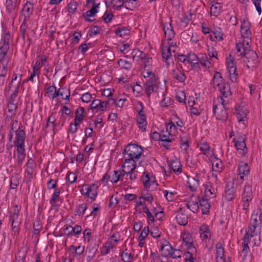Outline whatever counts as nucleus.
I'll list each match as a JSON object with an SVG mask.
<instances>
[{"label":"nucleus","instance_id":"obj_1","mask_svg":"<svg viewBox=\"0 0 262 262\" xmlns=\"http://www.w3.org/2000/svg\"><path fill=\"white\" fill-rule=\"evenodd\" d=\"M236 48L239 55L246 58L248 69L256 68L259 63L258 57L255 51L251 50L245 46V41L236 43Z\"/></svg>","mask_w":262,"mask_h":262},{"label":"nucleus","instance_id":"obj_2","mask_svg":"<svg viewBox=\"0 0 262 262\" xmlns=\"http://www.w3.org/2000/svg\"><path fill=\"white\" fill-rule=\"evenodd\" d=\"M143 148L138 144L129 143L124 148L123 155L127 160L133 162V159H139L143 154Z\"/></svg>","mask_w":262,"mask_h":262},{"label":"nucleus","instance_id":"obj_3","mask_svg":"<svg viewBox=\"0 0 262 262\" xmlns=\"http://www.w3.org/2000/svg\"><path fill=\"white\" fill-rule=\"evenodd\" d=\"M12 40L11 36L9 32L4 33L2 37L0 46V56H10V40Z\"/></svg>","mask_w":262,"mask_h":262},{"label":"nucleus","instance_id":"obj_4","mask_svg":"<svg viewBox=\"0 0 262 262\" xmlns=\"http://www.w3.org/2000/svg\"><path fill=\"white\" fill-rule=\"evenodd\" d=\"M227 108L224 105L220 103L219 104L213 105V112L217 120H226L228 117Z\"/></svg>","mask_w":262,"mask_h":262},{"label":"nucleus","instance_id":"obj_5","mask_svg":"<svg viewBox=\"0 0 262 262\" xmlns=\"http://www.w3.org/2000/svg\"><path fill=\"white\" fill-rule=\"evenodd\" d=\"M138 104L141 106V109L137 110L139 117L137 119V122L138 127L144 132L146 130L147 126L146 117L143 113V109L144 107L143 103L141 101H138Z\"/></svg>","mask_w":262,"mask_h":262},{"label":"nucleus","instance_id":"obj_6","mask_svg":"<svg viewBox=\"0 0 262 262\" xmlns=\"http://www.w3.org/2000/svg\"><path fill=\"white\" fill-rule=\"evenodd\" d=\"M14 128L13 132L15 134V139L14 140V145H25V141L26 139V133L25 131V127L21 124L19 125L18 128L16 127Z\"/></svg>","mask_w":262,"mask_h":262},{"label":"nucleus","instance_id":"obj_7","mask_svg":"<svg viewBox=\"0 0 262 262\" xmlns=\"http://www.w3.org/2000/svg\"><path fill=\"white\" fill-rule=\"evenodd\" d=\"M33 3L30 1H27L23 6V9L20 11V16L23 17V20L29 21L31 15H32L34 8Z\"/></svg>","mask_w":262,"mask_h":262},{"label":"nucleus","instance_id":"obj_8","mask_svg":"<svg viewBox=\"0 0 262 262\" xmlns=\"http://www.w3.org/2000/svg\"><path fill=\"white\" fill-rule=\"evenodd\" d=\"M117 3H121V4L119 6L113 5L114 8H116L117 10H120L122 7L130 10H133L139 6V2L137 0H118Z\"/></svg>","mask_w":262,"mask_h":262},{"label":"nucleus","instance_id":"obj_9","mask_svg":"<svg viewBox=\"0 0 262 262\" xmlns=\"http://www.w3.org/2000/svg\"><path fill=\"white\" fill-rule=\"evenodd\" d=\"M160 243L161 244L160 250L161 251L162 256L168 257L174 248L171 246L170 243L165 239H163V241H160Z\"/></svg>","mask_w":262,"mask_h":262},{"label":"nucleus","instance_id":"obj_10","mask_svg":"<svg viewBox=\"0 0 262 262\" xmlns=\"http://www.w3.org/2000/svg\"><path fill=\"white\" fill-rule=\"evenodd\" d=\"M251 24L248 18L244 19L241 22V33L244 38H249L251 35L250 31Z\"/></svg>","mask_w":262,"mask_h":262},{"label":"nucleus","instance_id":"obj_11","mask_svg":"<svg viewBox=\"0 0 262 262\" xmlns=\"http://www.w3.org/2000/svg\"><path fill=\"white\" fill-rule=\"evenodd\" d=\"M100 4H94L91 9L86 12L83 13L82 16L84 18L86 21L92 22L95 19H92L90 17L95 16L98 12V8L99 7Z\"/></svg>","mask_w":262,"mask_h":262},{"label":"nucleus","instance_id":"obj_12","mask_svg":"<svg viewBox=\"0 0 262 262\" xmlns=\"http://www.w3.org/2000/svg\"><path fill=\"white\" fill-rule=\"evenodd\" d=\"M137 167V163L135 160L133 159V162H130V160H127V158H124V163L122 166V168L124 169H122V172L128 174L130 172H133Z\"/></svg>","mask_w":262,"mask_h":262},{"label":"nucleus","instance_id":"obj_13","mask_svg":"<svg viewBox=\"0 0 262 262\" xmlns=\"http://www.w3.org/2000/svg\"><path fill=\"white\" fill-rule=\"evenodd\" d=\"M19 2L18 0H6V11L9 13H14L18 9Z\"/></svg>","mask_w":262,"mask_h":262},{"label":"nucleus","instance_id":"obj_14","mask_svg":"<svg viewBox=\"0 0 262 262\" xmlns=\"http://www.w3.org/2000/svg\"><path fill=\"white\" fill-rule=\"evenodd\" d=\"M16 148L17 152V162L19 165H21L24 162L26 154L25 149V145H15Z\"/></svg>","mask_w":262,"mask_h":262},{"label":"nucleus","instance_id":"obj_15","mask_svg":"<svg viewBox=\"0 0 262 262\" xmlns=\"http://www.w3.org/2000/svg\"><path fill=\"white\" fill-rule=\"evenodd\" d=\"M235 189L234 187V183L230 185L227 183L225 191V198L227 201H231L235 198Z\"/></svg>","mask_w":262,"mask_h":262},{"label":"nucleus","instance_id":"obj_16","mask_svg":"<svg viewBox=\"0 0 262 262\" xmlns=\"http://www.w3.org/2000/svg\"><path fill=\"white\" fill-rule=\"evenodd\" d=\"M199 206L201 207L203 214H209L210 213V204L205 196H203L199 200Z\"/></svg>","mask_w":262,"mask_h":262},{"label":"nucleus","instance_id":"obj_17","mask_svg":"<svg viewBox=\"0 0 262 262\" xmlns=\"http://www.w3.org/2000/svg\"><path fill=\"white\" fill-rule=\"evenodd\" d=\"M172 20H170V22L167 25L163 24V30L164 31L165 36L167 37V39L168 40H172L174 37V32L173 29L171 25Z\"/></svg>","mask_w":262,"mask_h":262},{"label":"nucleus","instance_id":"obj_18","mask_svg":"<svg viewBox=\"0 0 262 262\" xmlns=\"http://www.w3.org/2000/svg\"><path fill=\"white\" fill-rule=\"evenodd\" d=\"M259 213L260 215L258 216L257 213H253L251 218V224L252 227L255 226L257 227L260 224V217L262 215V200L260 202L259 204Z\"/></svg>","mask_w":262,"mask_h":262},{"label":"nucleus","instance_id":"obj_19","mask_svg":"<svg viewBox=\"0 0 262 262\" xmlns=\"http://www.w3.org/2000/svg\"><path fill=\"white\" fill-rule=\"evenodd\" d=\"M196 252V249L195 247L187 248L186 251L185 253V262H194L195 258L193 256L194 253Z\"/></svg>","mask_w":262,"mask_h":262},{"label":"nucleus","instance_id":"obj_20","mask_svg":"<svg viewBox=\"0 0 262 262\" xmlns=\"http://www.w3.org/2000/svg\"><path fill=\"white\" fill-rule=\"evenodd\" d=\"M81 226L78 225H76L74 227L70 225L67 226L64 229L65 232H68L67 235L68 237L71 236L73 234L78 235L81 233Z\"/></svg>","mask_w":262,"mask_h":262},{"label":"nucleus","instance_id":"obj_21","mask_svg":"<svg viewBox=\"0 0 262 262\" xmlns=\"http://www.w3.org/2000/svg\"><path fill=\"white\" fill-rule=\"evenodd\" d=\"M61 188V187L60 188H56L55 189V191L50 200V203L54 208L58 207L60 206V205L58 204L57 202L60 199L59 195L60 194Z\"/></svg>","mask_w":262,"mask_h":262},{"label":"nucleus","instance_id":"obj_22","mask_svg":"<svg viewBox=\"0 0 262 262\" xmlns=\"http://www.w3.org/2000/svg\"><path fill=\"white\" fill-rule=\"evenodd\" d=\"M238 170L240 174H243L241 176V179L243 180L244 176H246L249 173L250 168L247 163L241 161L239 163Z\"/></svg>","mask_w":262,"mask_h":262},{"label":"nucleus","instance_id":"obj_23","mask_svg":"<svg viewBox=\"0 0 262 262\" xmlns=\"http://www.w3.org/2000/svg\"><path fill=\"white\" fill-rule=\"evenodd\" d=\"M172 75L174 79L180 82H184L186 79V75L183 72H181L178 68L172 70Z\"/></svg>","mask_w":262,"mask_h":262},{"label":"nucleus","instance_id":"obj_24","mask_svg":"<svg viewBox=\"0 0 262 262\" xmlns=\"http://www.w3.org/2000/svg\"><path fill=\"white\" fill-rule=\"evenodd\" d=\"M222 8L221 3H216L213 4L210 8L211 15L217 16L222 12Z\"/></svg>","mask_w":262,"mask_h":262},{"label":"nucleus","instance_id":"obj_25","mask_svg":"<svg viewBox=\"0 0 262 262\" xmlns=\"http://www.w3.org/2000/svg\"><path fill=\"white\" fill-rule=\"evenodd\" d=\"M176 218L178 224L181 226H185L188 223V216L183 212H179Z\"/></svg>","mask_w":262,"mask_h":262},{"label":"nucleus","instance_id":"obj_26","mask_svg":"<svg viewBox=\"0 0 262 262\" xmlns=\"http://www.w3.org/2000/svg\"><path fill=\"white\" fill-rule=\"evenodd\" d=\"M180 145L181 148L187 151L189 147V137L187 135L180 136Z\"/></svg>","mask_w":262,"mask_h":262},{"label":"nucleus","instance_id":"obj_27","mask_svg":"<svg viewBox=\"0 0 262 262\" xmlns=\"http://www.w3.org/2000/svg\"><path fill=\"white\" fill-rule=\"evenodd\" d=\"M75 114V121L77 120L79 121H82L83 120V117L86 115V112H85L84 107L81 106H79L77 108Z\"/></svg>","mask_w":262,"mask_h":262},{"label":"nucleus","instance_id":"obj_28","mask_svg":"<svg viewBox=\"0 0 262 262\" xmlns=\"http://www.w3.org/2000/svg\"><path fill=\"white\" fill-rule=\"evenodd\" d=\"M183 246H185L187 248H190L191 246L192 247H194L193 244L192 237L189 233H184L183 236Z\"/></svg>","mask_w":262,"mask_h":262},{"label":"nucleus","instance_id":"obj_29","mask_svg":"<svg viewBox=\"0 0 262 262\" xmlns=\"http://www.w3.org/2000/svg\"><path fill=\"white\" fill-rule=\"evenodd\" d=\"M170 167L176 173H181L182 171V165L180 161L178 159L172 160L171 161Z\"/></svg>","mask_w":262,"mask_h":262},{"label":"nucleus","instance_id":"obj_30","mask_svg":"<svg viewBox=\"0 0 262 262\" xmlns=\"http://www.w3.org/2000/svg\"><path fill=\"white\" fill-rule=\"evenodd\" d=\"M233 142L234 143V145L237 150H243V155H245L247 152V148L246 146V142H237L236 138L233 139Z\"/></svg>","mask_w":262,"mask_h":262},{"label":"nucleus","instance_id":"obj_31","mask_svg":"<svg viewBox=\"0 0 262 262\" xmlns=\"http://www.w3.org/2000/svg\"><path fill=\"white\" fill-rule=\"evenodd\" d=\"M237 118L239 122H244L248 113V111L245 107H242L237 111Z\"/></svg>","mask_w":262,"mask_h":262},{"label":"nucleus","instance_id":"obj_32","mask_svg":"<svg viewBox=\"0 0 262 262\" xmlns=\"http://www.w3.org/2000/svg\"><path fill=\"white\" fill-rule=\"evenodd\" d=\"M115 103V99L109 98L107 100L102 101L100 106V111H104L108 106H111Z\"/></svg>","mask_w":262,"mask_h":262},{"label":"nucleus","instance_id":"obj_33","mask_svg":"<svg viewBox=\"0 0 262 262\" xmlns=\"http://www.w3.org/2000/svg\"><path fill=\"white\" fill-rule=\"evenodd\" d=\"M10 56H0V69L8 70Z\"/></svg>","mask_w":262,"mask_h":262},{"label":"nucleus","instance_id":"obj_34","mask_svg":"<svg viewBox=\"0 0 262 262\" xmlns=\"http://www.w3.org/2000/svg\"><path fill=\"white\" fill-rule=\"evenodd\" d=\"M102 103V101L100 99H95L92 101L90 106V109L92 110L93 113H97L100 111V106Z\"/></svg>","mask_w":262,"mask_h":262},{"label":"nucleus","instance_id":"obj_35","mask_svg":"<svg viewBox=\"0 0 262 262\" xmlns=\"http://www.w3.org/2000/svg\"><path fill=\"white\" fill-rule=\"evenodd\" d=\"M19 210L18 209V206L15 205L14 206L13 212L10 213V220L11 222L19 221L18 219Z\"/></svg>","mask_w":262,"mask_h":262},{"label":"nucleus","instance_id":"obj_36","mask_svg":"<svg viewBox=\"0 0 262 262\" xmlns=\"http://www.w3.org/2000/svg\"><path fill=\"white\" fill-rule=\"evenodd\" d=\"M158 88V85H144V92L148 98H150L151 94L156 92Z\"/></svg>","mask_w":262,"mask_h":262},{"label":"nucleus","instance_id":"obj_37","mask_svg":"<svg viewBox=\"0 0 262 262\" xmlns=\"http://www.w3.org/2000/svg\"><path fill=\"white\" fill-rule=\"evenodd\" d=\"M126 251V249L121 253V260L124 262H130L134 259V256L132 253H128Z\"/></svg>","mask_w":262,"mask_h":262},{"label":"nucleus","instance_id":"obj_38","mask_svg":"<svg viewBox=\"0 0 262 262\" xmlns=\"http://www.w3.org/2000/svg\"><path fill=\"white\" fill-rule=\"evenodd\" d=\"M87 208V204L86 203H83L79 205L78 208L75 210V215L82 216L85 212Z\"/></svg>","mask_w":262,"mask_h":262},{"label":"nucleus","instance_id":"obj_39","mask_svg":"<svg viewBox=\"0 0 262 262\" xmlns=\"http://www.w3.org/2000/svg\"><path fill=\"white\" fill-rule=\"evenodd\" d=\"M231 92L230 91V86L228 85V89L227 91L222 92V93H221V96H220V99L221 101L220 102V103H221L222 104L224 105V103L225 102V100L224 99V98H227L229 97H230L231 96Z\"/></svg>","mask_w":262,"mask_h":262},{"label":"nucleus","instance_id":"obj_40","mask_svg":"<svg viewBox=\"0 0 262 262\" xmlns=\"http://www.w3.org/2000/svg\"><path fill=\"white\" fill-rule=\"evenodd\" d=\"M212 165L213 170L221 171V170L222 168L223 164L222 161L220 159L215 158V160L213 161Z\"/></svg>","mask_w":262,"mask_h":262},{"label":"nucleus","instance_id":"obj_41","mask_svg":"<svg viewBox=\"0 0 262 262\" xmlns=\"http://www.w3.org/2000/svg\"><path fill=\"white\" fill-rule=\"evenodd\" d=\"M216 254L217 257L223 258L224 256V248L221 242H218L216 244Z\"/></svg>","mask_w":262,"mask_h":262},{"label":"nucleus","instance_id":"obj_42","mask_svg":"<svg viewBox=\"0 0 262 262\" xmlns=\"http://www.w3.org/2000/svg\"><path fill=\"white\" fill-rule=\"evenodd\" d=\"M101 30V27L96 25L93 26L89 30L88 35H89L90 37L96 35L99 33Z\"/></svg>","mask_w":262,"mask_h":262},{"label":"nucleus","instance_id":"obj_43","mask_svg":"<svg viewBox=\"0 0 262 262\" xmlns=\"http://www.w3.org/2000/svg\"><path fill=\"white\" fill-rule=\"evenodd\" d=\"M115 33L117 35L122 37L124 36L129 35L130 33V30L125 27H122L117 29L115 31Z\"/></svg>","mask_w":262,"mask_h":262},{"label":"nucleus","instance_id":"obj_44","mask_svg":"<svg viewBox=\"0 0 262 262\" xmlns=\"http://www.w3.org/2000/svg\"><path fill=\"white\" fill-rule=\"evenodd\" d=\"M77 8V4L74 1H71L68 5L67 11L69 13L74 14L76 12V10Z\"/></svg>","mask_w":262,"mask_h":262},{"label":"nucleus","instance_id":"obj_45","mask_svg":"<svg viewBox=\"0 0 262 262\" xmlns=\"http://www.w3.org/2000/svg\"><path fill=\"white\" fill-rule=\"evenodd\" d=\"M163 98L161 101V105L162 107H167L171 105L173 102V100L170 97H166L164 95H163Z\"/></svg>","mask_w":262,"mask_h":262},{"label":"nucleus","instance_id":"obj_46","mask_svg":"<svg viewBox=\"0 0 262 262\" xmlns=\"http://www.w3.org/2000/svg\"><path fill=\"white\" fill-rule=\"evenodd\" d=\"M229 75H230V79L231 81L232 82H235L237 79V69L236 68H229L228 69Z\"/></svg>","mask_w":262,"mask_h":262},{"label":"nucleus","instance_id":"obj_47","mask_svg":"<svg viewBox=\"0 0 262 262\" xmlns=\"http://www.w3.org/2000/svg\"><path fill=\"white\" fill-rule=\"evenodd\" d=\"M157 80L155 74H153L152 76L145 81L144 85H157Z\"/></svg>","mask_w":262,"mask_h":262},{"label":"nucleus","instance_id":"obj_48","mask_svg":"<svg viewBox=\"0 0 262 262\" xmlns=\"http://www.w3.org/2000/svg\"><path fill=\"white\" fill-rule=\"evenodd\" d=\"M118 64L120 67L126 70H130L132 67L131 63L122 59H120L118 61Z\"/></svg>","mask_w":262,"mask_h":262},{"label":"nucleus","instance_id":"obj_49","mask_svg":"<svg viewBox=\"0 0 262 262\" xmlns=\"http://www.w3.org/2000/svg\"><path fill=\"white\" fill-rule=\"evenodd\" d=\"M176 99L178 101H179L180 103H185L186 95L185 92L183 91H181L177 93L176 94Z\"/></svg>","mask_w":262,"mask_h":262},{"label":"nucleus","instance_id":"obj_50","mask_svg":"<svg viewBox=\"0 0 262 262\" xmlns=\"http://www.w3.org/2000/svg\"><path fill=\"white\" fill-rule=\"evenodd\" d=\"M113 172L114 173L112 176L111 181L112 183H116L120 180L122 176V172H120L119 173V171L117 170H114Z\"/></svg>","mask_w":262,"mask_h":262},{"label":"nucleus","instance_id":"obj_51","mask_svg":"<svg viewBox=\"0 0 262 262\" xmlns=\"http://www.w3.org/2000/svg\"><path fill=\"white\" fill-rule=\"evenodd\" d=\"M223 80L224 79L222 76L221 73L219 72H215L213 80V84L219 82L224 83Z\"/></svg>","mask_w":262,"mask_h":262},{"label":"nucleus","instance_id":"obj_52","mask_svg":"<svg viewBox=\"0 0 262 262\" xmlns=\"http://www.w3.org/2000/svg\"><path fill=\"white\" fill-rule=\"evenodd\" d=\"M164 133V131L163 130L162 131V133ZM170 133H167V134H161V139L160 140L161 142H165L166 143L167 142H171L172 141V139L170 138Z\"/></svg>","mask_w":262,"mask_h":262},{"label":"nucleus","instance_id":"obj_53","mask_svg":"<svg viewBox=\"0 0 262 262\" xmlns=\"http://www.w3.org/2000/svg\"><path fill=\"white\" fill-rule=\"evenodd\" d=\"M8 70L0 69V86L4 85Z\"/></svg>","mask_w":262,"mask_h":262},{"label":"nucleus","instance_id":"obj_54","mask_svg":"<svg viewBox=\"0 0 262 262\" xmlns=\"http://www.w3.org/2000/svg\"><path fill=\"white\" fill-rule=\"evenodd\" d=\"M259 15L261 13L262 0H252Z\"/></svg>","mask_w":262,"mask_h":262},{"label":"nucleus","instance_id":"obj_55","mask_svg":"<svg viewBox=\"0 0 262 262\" xmlns=\"http://www.w3.org/2000/svg\"><path fill=\"white\" fill-rule=\"evenodd\" d=\"M199 197L198 196L195 201H191V205H192L193 206H192V209H191V210L194 213L197 212L199 210Z\"/></svg>","mask_w":262,"mask_h":262},{"label":"nucleus","instance_id":"obj_56","mask_svg":"<svg viewBox=\"0 0 262 262\" xmlns=\"http://www.w3.org/2000/svg\"><path fill=\"white\" fill-rule=\"evenodd\" d=\"M200 150L203 152L205 155L208 154L210 151V147L207 143H204L201 144L200 146Z\"/></svg>","mask_w":262,"mask_h":262},{"label":"nucleus","instance_id":"obj_57","mask_svg":"<svg viewBox=\"0 0 262 262\" xmlns=\"http://www.w3.org/2000/svg\"><path fill=\"white\" fill-rule=\"evenodd\" d=\"M187 62L189 63H192L193 62H196L199 61V58L194 53H189L187 55Z\"/></svg>","mask_w":262,"mask_h":262},{"label":"nucleus","instance_id":"obj_58","mask_svg":"<svg viewBox=\"0 0 262 262\" xmlns=\"http://www.w3.org/2000/svg\"><path fill=\"white\" fill-rule=\"evenodd\" d=\"M218 30H214L213 31H212L214 34V38L217 39L219 41H222L223 38V33L221 32V29H219Z\"/></svg>","mask_w":262,"mask_h":262},{"label":"nucleus","instance_id":"obj_59","mask_svg":"<svg viewBox=\"0 0 262 262\" xmlns=\"http://www.w3.org/2000/svg\"><path fill=\"white\" fill-rule=\"evenodd\" d=\"M62 99L70 100V91L69 89L63 88L61 89Z\"/></svg>","mask_w":262,"mask_h":262},{"label":"nucleus","instance_id":"obj_60","mask_svg":"<svg viewBox=\"0 0 262 262\" xmlns=\"http://www.w3.org/2000/svg\"><path fill=\"white\" fill-rule=\"evenodd\" d=\"M168 125L169 126V128L168 127L166 128V133H170V135H172V134H174L175 132L176 131L177 127L173 122L172 121H170Z\"/></svg>","mask_w":262,"mask_h":262},{"label":"nucleus","instance_id":"obj_61","mask_svg":"<svg viewBox=\"0 0 262 262\" xmlns=\"http://www.w3.org/2000/svg\"><path fill=\"white\" fill-rule=\"evenodd\" d=\"M27 21H25V20H23V21L20 26V34L22 38L23 39L25 38V34H26V27L27 26Z\"/></svg>","mask_w":262,"mask_h":262},{"label":"nucleus","instance_id":"obj_62","mask_svg":"<svg viewBox=\"0 0 262 262\" xmlns=\"http://www.w3.org/2000/svg\"><path fill=\"white\" fill-rule=\"evenodd\" d=\"M68 181L71 183H73L77 180V176L74 172L69 171L67 176Z\"/></svg>","mask_w":262,"mask_h":262},{"label":"nucleus","instance_id":"obj_63","mask_svg":"<svg viewBox=\"0 0 262 262\" xmlns=\"http://www.w3.org/2000/svg\"><path fill=\"white\" fill-rule=\"evenodd\" d=\"M57 180H53L50 179L48 182H47V187L49 189H56L57 184Z\"/></svg>","mask_w":262,"mask_h":262},{"label":"nucleus","instance_id":"obj_64","mask_svg":"<svg viewBox=\"0 0 262 262\" xmlns=\"http://www.w3.org/2000/svg\"><path fill=\"white\" fill-rule=\"evenodd\" d=\"M113 17L114 14L112 13H106L105 12L102 18L104 19L105 23H108L112 21Z\"/></svg>","mask_w":262,"mask_h":262}]
</instances>
